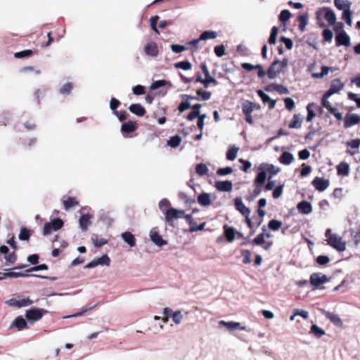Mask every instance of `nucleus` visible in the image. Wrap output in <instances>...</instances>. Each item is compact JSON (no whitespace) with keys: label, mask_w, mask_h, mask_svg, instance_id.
Wrapping results in <instances>:
<instances>
[{"label":"nucleus","mask_w":360,"mask_h":360,"mask_svg":"<svg viewBox=\"0 0 360 360\" xmlns=\"http://www.w3.org/2000/svg\"><path fill=\"white\" fill-rule=\"evenodd\" d=\"M288 65V60L287 58L274 61L266 72L268 77L271 79L276 78L280 73L284 72Z\"/></svg>","instance_id":"1"},{"label":"nucleus","mask_w":360,"mask_h":360,"mask_svg":"<svg viewBox=\"0 0 360 360\" xmlns=\"http://www.w3.org/2000/svg\"><path fill=\"white\" fill-rule=\"evenodd\" d=\"M165 223L174 227V219H184L186 214L184 210H179L174 207H169L164 212Z\"/></svg>","instance_id":"2"},{"label":"nucleus","mask_w":360,"mask_h":360,"mask_svg":"<svg viewBox=\"0 0 360 360\" xmlns=\"http://www.w3.org/2000/svg\"><path fill=\"white\" fill-rule=\"evenodd\" d=\"M64 225V222L60 217H56L51 220V221L46 223L43 227V234L47 236L51 231H57L60 230Z\"/></svg>","instance_id":"3"},{"label":"nucleus","mask_w":360,"mask_h":360,"mask_svg":"<svg viewBox=\"0 0 360 360\" xmlns=\"http://www.w3.org/2000/svg\"><path fill=\"white\" fill-rule=\"evenodd\" d=\"M47 312L44 309L31 307L25 312V318L28 321L35 322L40 320Z\"/></svg>","instance_id":"4"},{"label":"nucleus","mask_w":360,"mask_h":360,"mask_svg":"<svg viewBox=\"0 0 360 360\" xmlns=\"http://www.w3.org/2000/svg\"><path fill=\"white\" fill-rule=\"evenodd\" d=\"M327 241L329 245L339 252H342L346 249V243L338 234L330 235Z\"/></svg>","instance_id":"5"},{"label":"nucleus","mask_w":360,"mask_h":360,"mask_svg":"<svg viewBox=\"0 0 360 360\" xmlns=\"http://www.w3.org/2000/svg\"><path fill=\"white\" fill-rule=\"evenodd\" d=\"M159 19H160V16L157 15H153V16L150 17V25L151 30L156 33H159V31H158L159 28L163 29V28L166 27L167 25H172V20H161L158 25V22Z\"/></svg>","instance_id":"6"},{"label":"nucleus","mask_w":360,"mask_h":360,"mask_svg":"<svg viewBox=\"0 0 360 360\" xmlns=\"http://www.w3.org/2000/svg\"><path fill=\"white\" fill-rule=\"evenodd\" d=\"M329 281L327 276L323 273H313L310 276L309 282L311 285L317 288L320 285L326 283Z\"/></svg>","instance_id":"7"},{"label":"nucleus","mask_w":360,"mask_h":360,"mask_svg":"<svg viewBox=\"0 0 360 360\" xmlns=\"http://www.w3.org/2000/svg\"><path fill=\"white\" fill-rule=\"evenodd\" d=\"M216 199V196L210 193L202 192L197 198L198 203L202 207H208Z\"/></svg>","instance_id":"8"},{"label":"nucleus","mask_w":360,"mask_h":360,"mask_svg":"<svg viewBox=\"0 0 360 360\" xmlns=\"http://www.w3.org/2000/svg\"><path fill=\"white\" fill-rule=\"evenodd\" d=\"M360 123V115L355 113H347L344 117V127L348 129Z\"/></svg>","instance_id":"9"},{"label":"nucleus","mask_w":360,"mask_h":360,"mask_svg":"<svg viewBox=\"0 0 360 360\" xmlns=\"http://www.w3.org/2000/svg\"><path fill=\"white\" fill-rule=\"evenodd\" d=\"M344 87V84L340 79H335L331 82L329 89L326 92V96L330 97L332 95L339 93Z\"/></svg>","instance_id":"10"},{"label":"nucleus","mask_w":360,"mask_h":360,"mask_svg":"<svg viewBox=\"0 0 360 360\" xmlns=\"http://www.w3.org/2000/svg\"><path fill=\"white\" fill-rule=\"evenodd\" d=\"M149 236L150 240L158 247L161 248L167 244V240L162 238V236L155 230V228L150 230Z\"/></svg>","instance_id":"11"},{"label":"nucleus","mask_w":360,"mask_h":360,"mask_svg":"<svg viewBox=\"0 0 360 360\" xmlns=\"http://www.w3.org/2000/svg\"><path fill=\"white\" fill-rule=\"evenodd\" d=\"M33 303V301L29 297H23L20 300H17L15 298H11L7 301V304L10 306H14L18 308H21L24 307H27L31 305Z\"/></svg>","instance_id":"12"},{"label":"nucleus","mask_w":360,"mask_h":360,"mask_svg":"<svg viewBox=\"0 0 360 360\" xmlns=\"http://www.w3.org/2000/svg\"><path fill=\"white\" fill-rule=\"evenodd\" d=\"M234 206L236 210L243 214L245 221L248 224V207L243 203L240 197H236L234 199Z\"/></svg>","instance_id":"13"},{"label":"nucleus","mask_w":360,"mask_h":360,"mask_svg":"<svg viewBox=\"0 0 360 360\" xmlns=\"http://www.w3.org/2000/svg\"><path fill=\"white\" fill-rule=\"evenodd\" d=\"M219 325L221 326H224L229 331H234L236 330H246V327L240 326V323L239 322L225 321L221 320L219 321Z\"/></svg>","instance_id":"14"},{"label":"nucleus","mask_w":360,"mask_h":360,"mask_svg":"<svg viewBox=\"0 0 360 360\" xmlns=\"http://www.w3.org/2000/svg\"><path fill=\"white\" fill-rule=\"evenodd\" d=\"M138 129L137 123L134 121H127L122 123L121 132L126 136V134L134 132Z\"/></svg>","instance_id":"15"},{"label":"nucleus","mask_w":360,"mask_h":360,"mask_svg":"<svg viewBox=\"0 0 360 360\" xmlns=\"http://www.w3.org/2000/svg\"><path fill=\"white\" fill-rule=\"evenodd\" d=\"M313 186L319 191L322 192L329 186V181L321 177H316L311 182Z\"/></svg>","instance_id":"16"},{"label":"nucleus","mask_w":360,"mask_h":360,"mask_svg":"<svg viewBox=\"0 0 360 360\" xmlns=\"http://www.w3.org/2000/svg\"><path fill=\"white\" fill-rule=\"evenodd\" d=\"M322 314L325 316L326 319L330 320V321L333 323L335 326L342 328L343 322L338 314H333L326 310H323Z\"/></svg>","instance_id":"17"},{"label":"nucleus","mask_w":360,"mask_h":360,"mask_svg":"<svg viewBox=\"0 0 360 360\" xmlns=\"http://www.w3.org/2000/svg\"><path fill=\"white\" fill-rule=\"evenodd\" d=\"M217 190L221 192H229L232 191L233 184L231 181H217L214 185Z\"/></svg>","instance_id":"18"},{"label":"nucleus","mask_w":360,"mask_h":360,"mask_svg":"<svg viewBox=\"0 0 360 360\" xmlns=\"http://www.w3.org/2000/svg\"><path fill=\"white\" fill-rule=\"evenodd\" d=\"M129 110L132 114L139 117L145 115L146 111L145 108L140 103H132L129 106Z\"/></svg>","instance_id":"19"},{"label":"nucleus","mask_w":360,"mask_h":360,"mask_svg":"<svg viewBox=\"0 0 360 360\" xmlns=\"http://www.w3.org/2000/svg\"><path fill=\"white\" fill-rule=\"evenodd\" d=\"M145 53L151 57H156L158 56V48L155 42L147 43L144 47Z\"/></svg>","instance_id":"20"},{"label":"nucleus","mask_w":360,"mask_h":360,"mask_svg":"<svg viewBox=\"0 0 360 360\" xmlns=\"http://www.w3.org/2000/svg\"><path fill=\"white\" fill-rule=\"evenodd\" d=\"M202 108V104L200 103H195L194 105H191V107L190 108L191 109V112L187 115L186 119L188 121H193L195 118H197L198 116H199L200 113V108Z\"/></svg>","instance_id":"21"},{"label":"nucleus","mask_w":360,"mask_h":360,"mask_svg":"<svg viewBox=\"0 0 360 360\" xmlns=\"http://www.w3.org/2000/svg\"><path fill=\"white\" fill-rule=\"evenodd\" d=\"M297 208L300 213L309 214L312 212L311 204L306 200H302L297 205Z\"/></svg>","instance_id":"22"},{"label":"nucleus","mask_w":360,"mask_h":360,"mask_svg":"<svg viewBox=\"0 0 360 360\" xmlns=\"http://www.w3.org/2000/svg\"><path fill=\"white\" fill-rule=\"evenodd\" d=\"M91 217L88 214H82L79 219V228L82 231H86L88 227L91 225Z\"/></svg>","instance_id":"23"},{"label":"nucleus","mask_w":360,"mask_h":360,"mask_svg":"<svg viewBox=\"0 0 360 360\" xmlns=\"http://www.w3.org/2000/svg\"><path fill=\"white\" fill-rule=\"evenodd\" d=\"M337 46H349L350 44V38L345 32L337 34L335 37Z\"/></svg>","instance_id":"24"},{"label":"nucleus","mask_w":360,"mask_h":360,"mask_svg":"<svg viewBox=\"0 0 360 360\" xmlns=\"http://www.w3.org/2000/svg\"><path fill=\"white\" fill-rule=\"evenodd\" d=\"M224 229V236H225L226 240L229 243H231L233 241V240L236 238V230L229 226L226 224H225L223 227Z\"/></svg>","instance_id":"25"},{"label":"nucleus","mask_w":360,"mask_h":360,"mask_svg":"<svg viewBox=\"0 0 360 360\" xmlns=\"http://www.w3.org/2000/svg\"><path fill=\"white\" fill-rule=\"evenodd\" d=\"M11 326L15 327L18 330H23L27 327L26 318L22 316H17L12 322Z\"/></svg>","instance_id":"26"},{"label":"nucleus","mask_w":360,"mask_h":360,"mask_svg":"<svg viewBox=\"0 0 360 360\" xmlns=\"http://www.w3.org/2000/svg\"><path fill=\"white\" fill-rule=\"evenodd\" d=\"M122 240L132 248L136 245V238L129 231H125L121 234Z\"/></svg>","instance_id":"27"},{"label":"nucleus","mask_w":360,"mask_h":360,"mask_svg":"<svg viewBox=\"0 0 360 360\" xmlns=\"http://www.w3.org/2000/svg\"><path fill=\"white\" fill-rule=\"evenodd\" d=\"M97 304H89L84 306V307H82L79 312H77L74 314L65 316H64V319L81 316L84 315L85 313L94 309L97 306Z\"/></svg>","instance_id":"28"},{"label":"nucleus","mask_w":360,"mask_h":360,"mask_svg":"<svg viewBox=\"0 0 360 360\" xmlns=\"http://www.w3.org/2000/svg\"><path fill=\"white\" fill-rule=\"evenodd\" d=\"M294 160V156L289 152H283L279 158V161L281 164L285 165H290Z\"/></svg>","instance_id":"29"},{"label":"nucleus","mask_w":360,"mask_h":360,"mask_svg":"<svg viewBox=\"0 0 360 360\" xmlns=\"http://www.w3.org/2000/svg\"><path fill=\"white\" fill-rule=\"evenodd\" d=\"M302 117L300 114L294 115L288 127L290 129H300L302 127Z\"/></svg>","instance_id":"30"},{"label":"nucleus","mask_w":360,"mask_h":360,"mask_svg":"<svg viewBox=\"0 0 360 360\" xmlns=\"http://www.w3.org/2000/svg\"><path fill=\"white\" fill-rule=\"evenodd\" d=\"M258 94L264 103H269V109H273L275 107L276 101L272 100L262 90H259L258 91Z\"/></svg>","instance_id":"31"},{"label":"nucleus","mask_w":360,"mask_h":360,"mask_svg":"<svg viewBox=\"0 0 360 360\" xmlns=\"http://www.w3.org/2000/svg\"><path fill=\"white\" fill-rule=\"evenodd\" d=\"M196 94L198 98V101H208L212 96V93L210 91L204 90L202 88L197 89Z\"/></svg>","instance_id":"32"},{"label":"nucleus","mask_w":360,"mask_h":360,"mask_svg":"<svg viewBox=\"0 0 360 360\" xmlns=\"http://www.w3.org/2000/svg\"><path fill=\"white\" fill-rule=\"evenodd\" d=\"M4 276H7L9 278H25V277H32V274H29L26 271L25 272H15V271H6L2 274Z\"/></svg>","instance_id":"33"},{"label":"nucleus","mask_w":360,"mask_h":360,"mask_svg":"<svg viewBox=\"0 0 360 360\" xmlns=\"http://www.w3.org/2000/svg\"><path fill=\"white\" fill-rule=\"evenodd\" d=\"M181 142V137L176 134L174 136H171L167 141V144L168 146L175 148L178 147Z\"/></svg>","instance_id":"34"},{"label":"nucleus","mask_w":360,"mask_h":360,"mask_svg":"<svg viewBox=\"0 0 360 360\" xmlns=\"http://www.w3.org/2000/svg\"><path fill=\"white\" fill-rule=\"evenodd\" d=\"M218 36V33L216 31L213 30H205L201 33L200 35V39L202 41H205L207 39H215Z\"/></svg>","instance_id":"35"},{"label":"nucleus","mask_w":360,"mask_h":360,"mask_svg":"<svg viewBox=\"0 0 360 360\" xmlns=\"http://www.w3.org/2000/svg\"><path fill=\"white\" fill-rule=\"evenodd\" d=\"M326 13L324 15V18L328 22L329 25H333L336 22V15L333 11L331 9L326 8Z\"/></svg>","instance_id":"36"},{"label":"nucleus","mask_w":360,"mask_h":360,"mask_svg":"<svg viewBox=\"0 0 360 360\" xmlns=\"http://www.w3.org/2000/svg\"><path fill=\"white\" fill-rule=\"evenodd\" d=\"M78 205V201L73 197H68L63 200V206L66 210H68Z\"/></svg>","instance_id":"37"},{"label":"nucleus","mask_w":360,"mask_h":360,"mask_svg":"<svg viewBox=\"0 0 360 360\" xmlns=\"http://www.w3.org/2000/svg\"><path fill=\"white\" fill-rule=\"evenodd\" d=\"M256 70L257 71V75L259 79L263 78L265 75L266 74V71L263 69L262 65H252L249 63V72Z\"/></svg>","instance_id":"38"},{"label":"nucleus","mask_w":360,"mask_h":360,"mask_svg":"<svg viewBox=\"0 0 360 360\" xmlns=\"http://www.w3.org/2000/svg\"><path fill=\"white\" fill-rule=\"evenodd\" d=\"M336 8L339 10L350 9L351 2L348 0H334Z\"/></svg>","instance_id":"39"},{"label":"nucleus","mask_w":360,"mask_h":360,"mask_svg":"<svg viewBox=\"0 0 360 360\" xmlns=\"http://www.w3.org/2000/svg\"><path fill=\"white\" fill-rule=\"evenodd\" d=\"M166 85L170 86L171 84H170L169 82L166 81L165 79H159V80H156V81L152 82L150 86V89L151 90H156V89H160L161 87H164Z\"/></svg>","instance_id":"40"},{"label":"nucleus","mask_w":360,"mask_h":360,"mask_svg":"<svg viewBox=\"0 0 360 360\" xmlns=\"http://www.w3.org/2000/svg\"><path fill=\"white\" fill-rule=\"evenodd\" d=\"M176 69H181L184 70H189L192 68V65L188 60H181L174 64Z\"/></svg>","instance_id":"41"},{"label":"nucleus","mask_w":360,"mask_h":360,"mask_svg":"<svg viewBox=\"0 0 360 360\" xmlns=\"http://www.w3.org/2000/svg\"><path fill=\"white\" fill-rule=\"evenodd\" d=\"M31 237L30 231L26 227H22L20 229V233L18 235V238L20 240L22 241H28Z\"/></svg>","instance_id":"42"},{"label":"nucleus","mask_w":360,"mask_h":360,"mask_svg":"<svg viewBox=\"0 0 360 360\" xmlns=\"http://www.w3.org/2000/svg\"><path fill=\"white\" fill-rule=\"evenodd\" d=\"M338 174L339 175L348 176L349 173V166L346 162H341L337 167Z\"/></svg>","instance_id":"43"},{"label":"nucleus","mask_w":360,"mask_h":360,"mask_svg":"<svg viewBox=\"0 0 360 360\" xmlns=\"http://www.w3.org/2000/svg\"><path fill=\"white\" fill-rule=\"evenodd\" d=\"M195 172L199 176H202L207 174L209 169L205 164L198 163L196 165Z\"/></svg>","instance_id":"44"},{"label":"nucleus","mask_w":360,"mask_h":360,"mask_svg":"<svg viewBox=\"0 0 360 360\" xmlns=\"http://www.w3.org/2000/svg\"><path fill=\"white\" fill-rule=\"evenodd\" d=\"M238 151V148L233 146L231 147L226 152V158L228 160L233 161L237 157V153Z\"/></svg>","instance_id":"45"},{"label":"nucleus","mask_w":360,"mask_h":360,"mask_svg":"<svg viewBox=\"0 0 360 360\" xmlns=\"http://www.w3.org/2000/svg\"><path fill=\"white\" fill-rule=\"evenodd\" d=\"M308 14L304 13L302 15H299L298 20H299V29L300 31L303 32L304 31L306 26L308 23Z\"/></svg>","instance_id":"46"},{"label":"nucleus","mask_w":360,"mask_h":360,"mask_svg":"<svg viewBox=\"0 0 360 360\" xmlns=\"http://www.w3.org/2000/svg\"><path fill=\"white\" fill-rule=\"evenodd\" d=\"M91 241L94 245L97 248H101L103 245L108 243V240L104 238H98L97 236H94L91 237Z\"/></svg>","instance_id":"47"},{"label":"nucleus","mask_w":360,"mask_h":360,"mask_svg":"<svg viewBox=\"0 0 360 360\" xmlns=\"http://www.w3.org/2000/svg\"><path fill=\"white\" fill-rule=\"evenodd\" d=\"M310 333H311L314 336L319 338L326 334L325 330L319 327L316 324H313L311 327Z\"/></svg>","instance_id":"48"},{"label":"nucleus","mask_w":360,"mask_h":360,"mask_svg":"<svg viewBox=\"0 0 360 360\" xmlns=\"http://www.w3.org/2000/svg\"><path fill=\"white\" fill-rule=\"evenodd\" d=\"M211 83L213 84L214 86H217L219 84L217 80L214 77H212L210 73L205 75L204 82L202 84L204 87L207 88L209 86V84Z\"/></svg>","instance_id":"49"},{"label":"nucleus","mask_w":360,"mask_h":360,"mask_svg":"<svg viewBox=\"0 0 360 360\" xmlns=\"http://www.w3.org/2000/svg\"><path fill=\"white\" fill-rule=\"evenodd\" d=\"M97 266H109L110 264V259L107 254L103 255L101 257L96 259Z\"/></svg>","instance_id":"50"},{"label":"nucleus","mask_w":360,"mask_h":360,"mask_svg":"<svg viewBox=\"0 0 360 360\" xmlns=\"http://www.w3.org/2000/svg\"><path fill=\"white\" fill-rule=\"evenodd\" d=\"M73 88L71 82H68L63 84L59 89V93L62 95H68Z\"/></svg>","instance_id":"51"},{"label":"nucleus","mask_w":360,"mask_h":360,"mask_svg":"<svg viewBox=\"0 0 360 360\" xmlns=\"http://www.w3.org/2000/svg\"><path fill=\"white\" fill-rule=\"evenodd\" d=\"M33 51L31 49H25L21 51L15 52L14 53V57L15 58H28L32 56Z\"/></svg>","instance_id":"52"},{"label":"nucleus","mask_w":360,"mask_h":360,"mask_svg":"<svg viewBox=\"0 0 360 360\" xmlns=\"http://www.w3.org/2000/svg\"><path fill=\"white\" fill-rule=\"evenodd\" d=\"M266 172L263 171V170L260 171L258 173L257 178L255 179V184H256L257 186H258V187L262 186L266 180Z\"/></svg>","instance_id":"53"},{"label":"nucleus","mask_w":360,"mask_h":360,"mask_svg":"<svg viewBox=\"0 0 360 360\" xmlns=\"http://www.w3.org/2000/svg\"><path fill=\"white\" fill-rule=\"evenodd\" d=\"M233 172L231 167H220L217 169L216 174L219 176H224L231 174Z\"/></svg>","instance_id":"54"},{"label":"nucleus","mask_w":360,"mask_h":360,"mask_svg":"<svg viewBox=\"0 0 360 360\" xmlns=\"http://www.w3.org/2000/svg\"><path fill=\"white\" fill-rule=\"evenodd\" d=\"M48 269H49V266L46 264H36L34 266L26 269V272L30 273V272L48 270Z\"/></svg>","instance_id":"55"},{"label":"nucleus","mask_w":360,"mask_h":360,"mask_svg":"<svg viewBox=\"0 0 360 360\" xmlns=\"http://www.w3.org/2000/svg\"><path fill=\"white\" fill-rule=\"evenodd\" d=\"M190 107H191L190 101L183 99V101H181L180 103L179 104L177 110L180 113H182L185 112L186 110L189 109Z\"/></svg>","instance_id":"56"},{"label":"nucleus","mask_w":360,"mask_h":360,"mask_svg":"<svg viewBox=\"0 0 360 360\" xmlns=\"http://www.w3.org/2000/svg\"><path fill=\"white\" fill-rule=\"evenodd\" d=\"M282 221L276 220V219H271L269 221L268 224L269 228L272 231H278L281 226H282Z\"/></svg>","instance_id":"57"},{"label":"nucleus","mask_w":360,"mask_h":360,"mask_svg":"<svg viewBox=\"0 0 360 360\" xmlns=\"http://www.w3.org/2000/svg\"><path fill=\"white\" fill-rule=\"evenodd\" d=\"M352 13L350 9H345L342 13V18L345 21V22L349 25L352 26V21L351 18Z\"/></svg>","instance_id":"58"},{"label":"nucleus","mask_w":360,"mask_h":360,"mask_svg":"<svg viewBox=\"0 0 360 360\" xmlns=\"http://www.w3.org/2000/svg\"><path fill=\"white\" fill-rule=\"evenodd\" d=\"M171 317H172V321L176 324H179L183 319V316L181 314V311H179V310H176V311H174L173 314H172Z\"/></svg>","instance_id":"59"},{"label":"nucleus","mask_w":360,"mask_h":360,"mask_svg":"<svg viewBox=\"0 0 360 360\" xmlns=\"http://www.w3.org/2000/svg\"><path fill=\"white\" fill-rule=\"evenodd\" d=\"M169 205L170 202L167 198H162V200H160L158 203V207L163 214L166 210L170 207Z\"/></svg>","instance_id":"60"},{"label":"nucleus","mask_w":360,"mask_h":360,"mask_svg":"<svg viewBox=\"0 0 360 360\" xmlns=\"http://www.w3.org/2000/svg\"><path fill=\"white\" fill-rule=\"evenodd\" d=\"M207 117V115L205 113L200 114L199 116L197 117L198 121H197V127L198 129L202 132L204 129L205 125V120Z\"/></svg>","instance_id":"61"},{"label":"nucleus","mask_w":360,"mask_h":360,"mask_svg":"<svg viewBox=\"0 0 360 360\" xmlns=\"http://www.w3.org/2000/svg\"><path fill=\"white\" fill-rule=\"evenodd\" d=\"M225 50L226 49L224 44L217 45L214 48V53L219 58H221L223 56H224Z\"/></svg>","instance_id":"62"},{"label":"nucleus","mask_w":360,"mask_h":360,"mask_svg":"<svg viewBox=\"0 0 360 360\" xmlns=\"http://www.w3.org/2000/svg\"><path fill=\"white\" fill-rule=\"evenodd\" d=\"M132 92L136 96H141L145 94L146 89L143 85L137 84L132 88Z\"/></svg>","instance_id":"63"},{"label":"nucleus","mask_w":360,"mask_h":360,"mask_svg":"<svg viewBox=\"0 0 360 360\" xmlns=\"http://www.w3.org/2000/svg\"><path fill=\"white\" fill-rule=\"evenodd\" d=\"M290 16L291 14L288 10H283L279 15V20L281 22H285L290 19Z\"/></svg>","instance_id":"64"}]
</instances>
